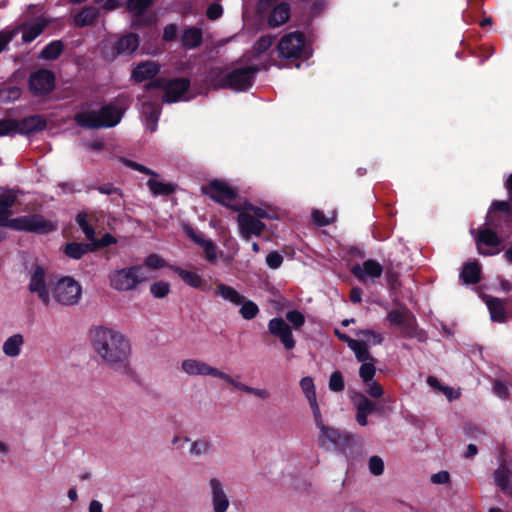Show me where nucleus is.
<instances>
[{"mask_svg": "<svg viewBox=\"0 0 512 512\" xmlns=\"http://www.w3.org/2000/svg\"><path fill=\"white\" fill-rule=\"evenodd\" d=\"M122 115L123 111L110 103L99 111H80L74 115L73 120L86 129L108 128L116 126L121 121Z\"/></svg>", "mask_w": 512, "mask_h": 512, "instance_id": "7ed1b4c3", "label": "nucleus"}, {"mask_svg": "<svg viewBox=\"0 0 512 512\" xmlns=\"http://www.w3.org/2000/svg\"><path fill=\"white\" fill-rule=\"evenodd\" d=\"M493 392L500 399L506 400L509 397L508 387L501 381L496 380L493 384Z\"/></svg>", "mask_w": 512, "mask_h": 512, "instance_id": "e2e57ef3", "label": "nucleus"}, {"mask_svg": "<svg viewBox=\"0 0 512 512\" xmlns=\"http://www.w3.org/2000/svg\"><path fill=\"white\" fill-rule=\"evenodd\" d=\"M170 290V284L166 281H157L150 285V293L157 299L166 297Z\"/></svg>", "mask_w": 512, "mask_h": 512, "instance_id": "de8ad7c7", "label": "nucleus"}, {"mask_svg": "<svg viewBox=\"0 0 512 512\" xmlns=\"http://www.w3.org/2000/svg\"><path fill=\"white\" fill-rule=\"evenodd\" d=\"M274 36L264 35L261 36L253 45V51L256 55L266 52L274 43Z\"/></svg>", "mask_w": 512, "mask_h": 512, "instance_id": "09e8293b", "label": "nucleus"}, {"mask_svg": "<svg viewBox=\"0 0 512 512\" xmlns=\"http://www.w3.org/2000/svg\"><path fill=\"white\" fill-rule=\"evenodd\" d=\"M459 278L463 284H477L481 280L480 264L476 260L466 262L462 267Z\"/></svg>", "mask_w": 512, "mask_h": 512, "instance_id": "5701e85b", "label": "nucleus"}, {"mask_svg": "<svg viewBox=\"0 0 512 512\" xmlns=\"http://www.w3.org/2000/svg\"><path fill=\"white\" fill-rule=\"evenodd\" d=\"M211 450V444L209 441L200 439L196 440L191 444L190 454L194 456L205 455Z\"/></svg>", "mask_w": 512, "mask_h": 512, "instance_id": "603ef678", "label": "nucleus"}, {"mask_svg": "<svg viewBox=\"0 0 512 512\" xmlns=\"http://www.w3.org/2000/svg\"><path fill=\"white\" fill-rule=\"evenodd\" d=\"M116 242H117V240L114 236H112L109 233H106L100 239H97L95 237V240L92 241L91 246L93 247V250H94L95 248L108 247L112 244H115Z\"/></svg>", "mask_w": 512, "mask_h": 512, "instance_id": "052dcab7", "label": "nucleus"}, {"mask_svg": "<svg viewBox=\"0 0 512 512\" xmlns=\"http://www.w3.org/2000/svg\"><path fill=\"white\" fill-rule=\"evenodd\" d=\"M142 266H143V269L147 268L150 270H158V269H161L164 267H169V265L166 263L165 259L156 253H152V254L148 255L144 259Z\"/></svg>", "mask_w": 512, "mask_h": 512, "instance_id": "a18cd8bd", "label": "nucleus"}, {"mask_svg": "<svg viewBox=\"0 0 512 512\" xmlns=\"http://www.w3.org/2000/svg\"><path fill=\"white\" fill-rule=\"evenodd\" d=\"M45 270L41 266H36L34 269L29 282V291L36 293L39 299L48 305L50 302V295L45 279Z\"/></svg>", "mask_w": 512, "mask_h": 512, "instance_id": "a211bd4d", "label": "nucleus"}, {"mask_svg": "<svg viewBox=\"0 0 512 512\" xmlns=\"http://www.w3.org/2000/svg\"><path fill=\"white\" fill-rule=\"evenodd\" d=\"M314 421L317 428L320 430L319 435V446L323 449L339 448L340 445L347 441L338 430L328 427L324 424L322 414L319 412V416H314Z\"/></svg>", "mask_w": 512, "mask_h": 512, "instance_id": "9d476101", "label": "nucleus"}, {"mask_svg": "<svg viewBox=\"0 0 512 512\" xmlns=\"http://www.w3.org/2000/svg\"><path fill=\"white\" fill-rule=\"evenodd\" d=\"M19 133V123L12 119H0V137Z\"/></svg>", "mask_w": 512, "mask_h": 512, "instance_id": "3c124183", "label": "nucleus"}, {"mask_svg": "<svg viewBox=\"0 0 512 512\" xmlns=\"http://www.w3.org/2000/svg\"><path fill=\"white\" fill-rule=\"evenodd\" d=\"M386 318L391 325L398 327L404 336H414L416 319L407 309L391 310Z\"/></svg>", "mask_w": 512, "mask_h": 512, "instance_id": "ddd939ff", "label": "nucleus"}, {"mask_svg": "<svg viewBox=\"0 0 512 512\" xmlns=\"http://www.w3.org/2000/svg\"><path fill=\"white\" fill-rule=\"evenodd\" d=\"M491 320L494 322H504L506 320V312L504 303L498 298H491L487 301Z\"/></svg>", "mask_w": 512, "mask_h": 512, "instance_id": "f704fd0d", "label": "nucleus"}, {"mask_svg": "<svg viewBox=\"0 0 512 512\" xmlns=\"http://www.w3.org/2000/svg\"><path fill=\"white\" fill-rule=\"evenodd\" d=\"M222 13V6L217 3H213L208 7L206 15L210 20H216L222 15Z\"/></svg>", "mask_w": 512, "mask_h": 512, "instance_id": "338daca9", "label": "nucleus"}, {"mask_svg": "<svg viewBox=\"0 0 512 512\" xmlns=\"http://www.w3.org/2000/svg\"><path fill=\"white\" fill-rule=\"evenodd\" d=\"M214 295L235 306H239L244 300V296L239 291L224 283L216 285Z\"/></svg>", "mask_w": 512, "mask_h": 512, "instance_id": "393cba45", "label": "nucleus"}, {"mask_svg": "<svg viewBox=\"0 0 512 512\" xmlns=\"http://www.w3.org/2000/svg\"><path fill=\"white\" fill-rule=\"evenodd\" d=\"M278 56L282 59H301L311 55L304 33L300 31L285 34L277 45Z\"/></svg>", "mask_w": 512, "mask_h": 512, "instance_id": "39448f33", "label": "nucleus"}, {"mask_svg": "<svg viewBox=\"0 0 512 512\" xmlns=\"http://www.w3.org/2000/svg\"><path fill=\"white\" fill-rule=\"evenodd\" d=\"M363 384L365 385L366 393L372 398H380L384 393L382 386L374 379Z\"/></svg>", "mask_w": 512, "mask_h": 512, "instance_id": "6e6d98bb", "label": "nucleus"}, {"mask_svg": "<svg viewBox=\"0 0 512 512\" xmlns=\"http://www.w3.org/2000/svg\"><path fill=\"white\" fill-rule=\"evenodd\" d=\"M282 263L283 256L276 251L270 252L266 256V264L271 269H278L282 265Z\"/></svg>", "mask_w": 512, "mask_h": 512, "instance_id": "680f3d73", "label": "nucleus"}, {"mask_svg": "<svg viewBox=\"0 0 512 512\" xmlns=\"http://www.w3.org/2000/svg\"><path fill=\"white\" fill-rule=\"evenodd\" d=\"M344 379L340 371H334L329 379V389L334 392L344 390Z\"/></svg>", "mask_w": 512, "mask_h": 512, "instance_id": "5fc2aeb1", "label": "nucleus"}, {"mask_svg": "<svg viewBox=\"0 0 512 512\" xmlns=\"http://www.w3.org/2000/svg\"><path fill=\"white\" fill-rule=\"evenodd\" d=\"M50 20L44 16L37 17L21 25L22 40L26 43L36 39L48 26Z\"/></svg>", "mask_w": 512, "mask_h": 512, "instance_id": "aec40b11", "label": "nucleus"}, {"mask_svg": "<svg viewBox=\"0 0 512 512\" xmlns=\"http://www.w3.org/2000/svg\"><path fill=\"white\" fill-rule=\"evenodd\" d=\"M178 28L175 24L167 25L163 30V40L166 42L174 41L177 37Z\"/></svg>", "mask_w": 512, "mask_h": 512, "instance_id": "69168bd1", "label": "nucleus"}, {"mask_svg": "<svg viewBox=\"0 0 512 512\" xmlns=\"http://www.w3.org/2000/svg\"><path fill=\"white\" fill-rule=\"evenodd\" d=\"M211 502L214 512H226L230 501L227 496L223 483L216 477L209 480Z\"/></svg>", "mask_w": 512, "mask_h": 512, "instance_id": "dca6fc26", "label": "nucleus"}, {"mask_svg": "<svg viewBox=\"0 0 512 512\" xmlns=\"http://www.w3.org/2000/svg\"><path fill=\"white\" fill-rule=\"evenodd\" d=\"M501 212L506 218L511 217V206L507 201H493L487 214V221L492 222L493 215Z\"/></svg>", "mask_w": 512, "mask_h": 512, "instance_id": "79ce46f5", "label": "nucleus"}, {"mask_svg": "<svg viewBox=\"0 0 512 512\" xmlns=\"http://www.w3.org/2000/svg\"><path fill=\"white\" fill-rule=\"evenodd\" d=\"M268 331L275 338L279 339L287 351H291L296 346L291 326L281 317H275L268 322Z\"/></svg>", "mask_w": 512, "mask_h": 512, "instance_id": "9b49d317", "label": "nucleus"}, {"mask_svg": "<svg viewBox=\"0 0 512 512\" xmlns=\"http://www.w3.org/2000/svg\"><path fill=\"white\" fill-rule=\"evenodd\" d=\"M356 336L367 346L380 345L383 342L382 334L370 329L359 330L356 332Z\"/></svg>", "mask_w": 512, "mask_h": 512, "instance_id": "4c0bfd02", "label": "nucleus"}, {"mask_svg": "<svg viewBox=\"0 0 512 512\" xmlns=\"http://www.w3.org/2000/svg\"><path fill=\"white\" fill-rule=\"evenodd\" d=\"M258 68L244 66L226 72L219 68L211 69L208 75L210 84L215 89H231L234 91H247L253 85Z\"/></svg>", "mask_w": 512, "mask_h": 512, "instance_id": "f03ea898", "label": "nucleus"}, {"mask_svg": "<svg viewBox=\"0 0 512 512\" xmlns=\"http://www.w3.org/2000/svg\"><path fill=\"white\" fill-rule=\"evenodd\" d=\"M125 164L128 167H130L131 169L136 170L138 172H141L143 174H147V175L154 176V177L158 176V174L156 172H154L153 170H151V169H149V168L145 167L144 165L139 164L137 162H134V161H131V160H126Z\"/></svg>", "mask_w": 512, "mask_h": 512, "instance_id": "0e129e2a", "label": "nucleus"}, {"mask_svg": "<svg viewBox=\"0 0 512 512\" xmlns=\"http://www.w3.org/2000/svg\"><path fill=\"white\" fill-rule=\"evenodd\" d=\"M169 269L176 273L190 287L206 291L203 285V279L199 274L193 271L185 270L179 266L169 265Z\"/></svg>", "mask_w": 512, "mask_h": 512, "instance_id": "a878e982", "label": "nucleus"}, {"mask_svg": "<svg viewBox=\"0 0 512 512\" xmlns=\"http://www.w3.org/2000/svg\"><path fill=\"white\" fill-rule=\"evenodd\" d=\"M76 223L85 234L86 239L92 243L95 240L96 234L94 227L87 220V215L85 213H78Z\"/></svg>", "mask_w": 512, "mask_h": 512, "instance_id": "a19ab883", "label": "nucleus"}, {"mask_svg": "<svg viewBox=\"0 0 512 512\" xmlns=\"http://www.w3.org/2000/svg\"><path fill=\"white\" fill-rule=\"evenodd\" d=\"M356 410L370 414L376 410V404L369 400L365 395L358 394L354 398Z\"/></svg>", "mask_w": 512, "mask_h": 512, "instance_id": "c03bdc74", "label": "nucleus"}, {"mask_svg": "<svg viewBox=\"0 0 512 512\" xmlns=\"http://www.w3.org/2000/svg\"><path fill=\"white\" fill-rule=\"evenodd\" d=\"M240 305L241 307L239 313L245 320H251L255 318L259 313V308L257 304L251 300H243V302Z\"/></svg>", "mask_w": 512, "mask_h": 512, "instance_id": "49530a36", "label": "nucleus"}, {"mask_svg": "<svg viewBox=\"0 0 512 512\" xmlns=\"http://www.w3.org/2000/svg\"><path fill=\"white\" fill-rule=\"evenodd\" d=\"M202 193L208 195L212 200L221 205L237 210L235 204L237 194L226 182L213 180L208 185L202 187Z\"/></svg>", "mask_w": 512, "mask_h": 512, "instance_id": "1a4fd4ad", "label": "nucleus"}, {"mask_svg": "<svg viewBox=\"0 0 512 512\" xmlns=\"http://www.w3.org/2000/svg\"><path fill=\"white\" fill-rule=\"evenodd\" d=\"M312 219L318 226H327L331 223V219L327 218L320 210H314L312 212Z\"/></svg>", "mask_w": 512, "mask_h": 512, "instance_id": "774afa93", "label": "nucleus"}, {"mask_svg": "<svg viewBox=\"0 0 512 512\" xmlns=\"http://www.w3.org/2000/svg\"><path fill=\"white\" fill-rule=\"evenodd\" d=\"M160 67L152 61L142 62L132 70V78L137 82L151 79L158 74Z\"/></svg>", "mask_w": 512, "mask_h": 512, "instance_id": "b1692460", "label": "nucleus"}, {"mask_svg": "<svg viewBox=\"0 0 512 512\" xmlns=\"http://www.w3.org/2000/svg\"><path fill=\"white\" fill-rule=\"evenodd\" d=\"M139 46V37L134 33H129L120 37L114 45L118 54H131Z\"/></svg>", "mask_w": 512, "mask_h": 512, "instance_id": "c756f323", "label": "nucleus"}, {"mask_svg": "<svg viewBox=\"0 0 512 512\" xmlns=\"http://www.w3.org/2000/svg\"><path fill=\"white\" fill-rule=\"evenodd\" d=\"M92 346L110 367H126L130 344L124 335L112 328L99 326L91 330Z\"/></svg>", "mask_w": 512, "mask_h": 512, "instance_id": "f257e3e1", "label": "nucleus"}, {"mask_svg": "<svg viewBox=\"0 0 512 512\" xmlns=\"http://www.w3.org/2000/svg\"><path fill=\"white\" fill-rule=\"evenodd\" d=\"M300 387L309 402L313 416H319V412L321 411L317 403L313 379L311 377H303L300 381Z\"/></svg>", "mask_w": 512, "mask_h": 512, "instance_id": "7c9ffc66", "label": "nucleus"}, {"mask_svg": "<svg viewBox=\"0 0 512 512\" xmlns=\"http://www.w3.org/2000/svg\"><path fill=\"white\" fill-rule=\"evenodd\" d=\"M55 86L54 74L46 69H40L29 77V89L35 96L50 93Z\"/></svg>", "mask_w": 512, "mask_h": 512, "instance_id": "f8f14e48", "label": "nucleus"}, {"mask_svg": "<svg viewBox=\"0 0 512 512\" xmlns=\"http://www.w3.org/2000/svg\"><path fill=\"white\" fill-rule=\"evenodd\" d=\"M200 246L204 249L205 256L208 261L213 262L217 258V247L216 245L210 240L205 239Z\"/></svg>", "mask_w": 512, "mask_h": 512, "instance_id": "4d7b16f0", "label": "nucleus"}, {"mask_svg": "<svg viewBox=\"0 0 512 512\" xmlns=\"http://www.w3.org/2000/svg\"><path fill=\"white\" fill-rule=\"evenodd\" d=\"M81 294V285L71 277L61 278L53 289L55 300L65 306L77 304L81 298Z\"/></svg>", "mask_w": 512, "mask_h": 512, "instance_id": "6e6552de", "label": "nucleus"}, {"mask_svg": "<svg viewBox=\"0 0 512 512\" xmlns=\"http://www.w3.org/2000/svg\"><path fill=\"white\" fill-rule=\"evenodd\" d=\"M99 16V10L93 6H87L72 16V23L77 28H84L95 24Z\"/></svg>", "mask_w": 512, "mask_h": 512, "instance_id": "412c9836", "label": "nucleus"}, {"mask_svg": "<svg viewBox=\"0 0 512 512\" xmlns=\"http://www.w3.org/2000/svg\"><path fill=\"white\" fill-rule=\"evenodd\" d=\"M476 245L481 255L492 256L500 252L501 240L492 230L484 229L479 232Z\"/></svg>", "mask_w": 512, "mask_h": 512, "instance_id": "2eb2a0df", "label": "nucleus"}, {"mask_svg": "<svg viewBox=\"0 0 512 512\" xmlns=\"http://www.w3.org/2000/svg\"><path fill=\"white\" fill-rule=\"evenodd\" d=\"M287 321L294 329H300L305 324V317L299 310H291L286 313Z\"/></svg>", "mask_w": 512, "mask_h": 512, "instance_id": "864d4df0", "label": "nucleus"}, {"mask_svg": "<svg viewBox=\"0 0 512 512\" xmlns=\"http://www.w3.org/2000/svg\"><path fill=\"white\" fill-rule=\"evenodd\" d=\"M19 123V133L20 134H31L37 131L43 130L46 125L47 121L43 116L40 115H34L27 118H24Z\"/></svg>", "mask_w": 512, "mask_h": 512, "instance_id": "c85d7f7f", "label": "nucleus"}, {"mask_svg": "<svg viewBox=\"0 0 512 512\" xmlns=\"http://www.w3.org/2000/svg\"><path fill=\"white\" fill-rule=\"evenodd\" d=\"M352 346L350 349L354 352L355 358L358 362H366L372 359H375L369 352L368 346L361 342L360 340H356L355 342H351Z\"/></svg>", "mask_w": 512, "mask_h": 512, "instance_id": "58836bf2", "label": "nucleus"}, {"mask_svg": "<svg viewBox=\"0 0 512 512\" xmlns=\"http://www.w3.org/2000/svg\"><path fill=\"white\" fill-rule=\"evenodd\" d=\"M217 378L224 380L226 383L230 384L231 386H233L234 388H236L240 391L247 392V390H248V385L239 382L237 379L231 377L230 375H228L220 370L217 375Z\"/></svg>", "mask_w": 512, "mask_h": 512, "instance_id": "13d9d810", "label": "nucleus"}, {"mask_svg": "<svg viewBox=\"0 0 512 512\" xmlns=\"http://www.w3.org/2000/svg\"><path fill=\"white\" fill-rule=\"evenodd\" d=\"M63 51V43L60 40H55L46 45L40 52V58L44 60H54Z\"/></svg>", "mask_w": 512, "mask_h": 512, "instance_id": "e433bc0d", "label": "nucleus"}, {"mask_svg": "<svg viewBox=\"0 0 512 512\" xmlns=\"http://www.w3.org/2000/svg\"><path fill=\"white\" fill-rule=\"evenodd\" d=\"M376 359H372L366 362H362L360 368H359V377L361 378L362 382L371 381L374 379V376L376 374Z\"/></svg>", "mask_w": 512, "mask_h": 512, "instance_id": "37998d69", "label": "nucleus"}, {"mask_svg": "<svg viewBox=\"0 0 512 512\" xmlns=\"http://www.w3.org/2000/svg\"><path fill=\"white\" fill-rule=\"evenodd\" d=\"M369 470L373 475H381L384 470L383 460L379 456H372L369 459Z\"/></svg>", "mask_w": 512, "mask_h": 512, "instance_id": "bf43d9fd", "label": "nucleus"}, {"mask_svg": "<svg viewBox=\"0 0 512 512\" xmlns=\"http://www.w3.org/2000/svg\"><path fill=\"white\" fill-rule=\"evenodd\" d=\"M108 280L113 290L129 292L135 290L140 284L147 282L149 277L143 273V266L132 265L110 271Z\"/></svg>", "mask_w": 512, "mask_h": 512, "instance_id": "20e7f679", "label": "nucleus"}, {"mask_svg": "<svg viewBox=\"0 0 512 512\" xmlns=\"http://www.w3.org/2000/svg\"><path fill=\"white\" fill-rule=\"evenodd\" d=\"M144 125L149 132H155L160 116V107L153 102H144L141 109Z\"/></svg>", "mask_w": 512, "mask_h": 512, "instance_id": "4be33fe9", "label": "nucleus"}, {"mask_svg": "<svg viewBox=\"0 0 512 512\" xmlns=\"http://www.w3.org/2000/svg\"><path fill=\"white\" fill-rule=\"evenodd\" d=\"M494 479L502 491L512 493V472L505 462H502L495 470Z\"/></svg>", "mask_w": 512, "mask_h": 512, "instance_id": "cd10ccee", "label": "nucleus"}, {"mask_svg": "<svg viewBox=\"0 0 512 512\" xmlns=\"http://www.w3.org/2000/svg\"><path fill=\"white\" fill-rule=\"evenodd\" d=\"M151 87H160L164 90L162 100L165 103L186 101L188 100L187 93L190 87V80L187 78H175L171 80L158 78L147 85V88Z\"/></svg>", "mask_w": 512, "mask_h": 512, "instance_id": "423d86ee", "label": "nucleus"}, {"mask_svg": "<svg viewBox=\"0 0 512 512\" xmlns=\"http://www.w3.org/2000/svg\"><path fill=\"white\" fill-rule=\"evenodd\" d=\"M202 36L200 28L191 27L185 29L181 37L183 47L189 50L198 47L202 42Z\"/></svg>", "mask_w": 512, "mask_h": 512, "instance_id": "473e14b6", "label": "nucleus"}, {"mask_svg": "<svg viewBox=\"0 0 512 512\" xmlns=\"http://www.w3.org/2000/svg\"><path fill=\"white\" fill-rule=\"evenodd\" d=\"M290 18V6L286 2L277 4L271 11L268 24L270 27H279L285 24Z\"/></svg>", "mask_w": 512, "mask_h": 512, "instance_id": "bb28decb", "label": "nucleus"}, {"mask_svg": "<svg viewBox=\"0 0 512 512\" xmlns=\"http://www.w3.org/2000/svg\"><path fill=\"white\" fill-rule=\"evenodd\" d=\"M9 229L15 231L47 234L57 229L54 222L46 220L40 214H30L13 218L9 222Z\"/></svg>", "mask_w": 512, "mask_h": 512, "instance_id": "0eeeda50", "label": "nucleus"}, {"mask_svg": "<svg viewBox=\"0 0 512 512\" xmlns=\"http://www.w3.org/2000/svg\"><path fill=\"white\" fill-rule=\"evenodd\" d=\"M152 4V0H128L127 8L134 15L140 16Z\"/></svg>", "mask_w": 512, "mask_h": 512, "instance_id": "8fccbe9b", "label": "nucleus"}, {"mask_svg": "<svg viewBox=\"0 0 512 512\" xmlns=\"http://www.w3.org/2000/svg\"><path fill=\"white\" fill-rule=\"evenodd\" d=\"M237 223L240 235L245 240L260 236L265 229V224L251 215L249 211L240 212L237 217Z\"/></svg>", "mask_w": 512, "mask_h": 512, "instance_id": "4468645a", "label": "nucleus"}, {"mask_svg": "<svg viewBox=\"0 0 512 512\" xmlns=\"http://www.w3.org/2000/svg\"><path fill=\"white\" fill-rule=\"evenodd\" d=\"M183 372L190 376H212L217 378L219 369L210 366L204 361L198 359H186L181 364Z\"/></svg>", "mask_w": 512, "mask_h": 512, "instance_id": "6ab92c4d", "label": "nucleus"}, {"mask_svg": "<svg viewBox=\"0 0 512 512\" xmlns=\"http://www.w3.org/2000/svg\"><path fill=\"white\" fill-rule=\"evenodd\" d=\"M16 202V198L13 195L2 194L0 195V226L9 227V222L13 219L10 218L12 215V208Z\"/></svg>", "mask_w": 512, "mask_h": 512, "instance_id": "2f4dec72", "label": "nucleus"}, {"mask_svg": "<svg viewBox=\"0 0 512 512\" xmlns=\"http://www.w3.org/2000/svg\"><path fill=\"white\" fill-rule=\"evenodd\" d=\"M352 274L361 282L371 280L374 282L383 273V267L373 259H367L362 264H356L351 269Z\"/></svg>", "mask_w": 512, "mask_h": 512, "instance_id": "f3484780", "label": "nucleus"}, {"mask_svg": "<svg viewBox=\"0 0 512 512\" xmlns=\"http://www.w3.org/2000/svg\"><path fill=\"white\" fill-rule=\"evenodd\" d=\"M93 251L91 244L72 242L65 246V254L72 259H80L88 252Z\"/></svg>", "mask_w": 512, "mask_h": 512, "instance_id": "c9c22d12", "label": "nucleus"}, {"mask_svg": "<svg viewBox=\"0 0 512 512\" xmlns=\"http://www.w3.org/2000/svg\"><path fill=\"white\" fill-rule=\"evenodd\" d=\"M147 186L153 195H169L174 192V187L171 184L157 181L155 179H149Z\"/></svg>", "mask_w": 512, "mask_h": 512, "instance_id": "ea45409f", "label": "nucleus"}, {"mask_svg": "<svg viewBox=\"0 0 512 512\" xmlns=\"http://www.w3.org/2000/svg\"><path fill=\"white\" fill-rule=\"evenodd\" d=\"M24 344V338L21 334L17 333L5 340L3 343V353L8 357H17L20 352L21 348Z\"/></svg>", "mask_w": 512, "mask_h": 512, "instance_id": "72a5a7b5", "label": "nucleus"}]
</instances>
